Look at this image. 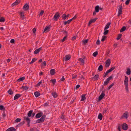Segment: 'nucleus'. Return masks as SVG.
<instances>
[{"instance_id":"obj_49","label":"nucleus","mask_w":131,"mask_h":131,"mask_svg":"<svg viewBox=\"0 0 131 131\" xmlns=\"http://www.w3.org/2000/svg\"><path fill=\"white\" fill-rule=\"evenodd\" d=\"M11 131H16V130L13 127H11L9 128Z\"/></svg>"},{"instance_id":"obj_31","label":"nucleus","mask_w":131,"mask_h":131,"mask_svg":"<svg viewBox=\"0 0 131 131\" xmlns=\"http://www.w3.org/2000/svg\"><path fill=\"white\" fill-rule=\"evenodd\" d=\"M103 69V66L102 65H100L98 68V70L100 71H101Z\"/></svg>"},{"instance_id":"obj_16","label":"nucleus","mask_w":131,"mask_h":131,"mask_svg":"<svg viewBox=\"0 0 131 131\" xmlns=\"http://www.w3.org/2000/svg\"><path fill=\"white\" fill-rule=\"evenodd\" d=\"M122 128L124 130H126L128 128V126L127 124L125 123L123 124L122 126Z\"/></svg>"},{"instance_id":"obj_1","label":"nucleus","mask_w":131,"mask_h":131,"mask_svg":"<svg viewBox=\"0 0 131 131\" xmlns=\"http://www.w3.org/2000/svg\"><path fill=\"white\" fill-rule=\"evenodd\" d=\"M45 117L46 116L43 115L40 119L37 120L36 121V123H40L43 122Z\"/></svg>"},{"instance_id":"obj_19","label":"nucleus","mask_w":131,"mask_h":131,"mask_svg":"<svg viewBox=\"0 0 131 131\" xmlns=\"http://www.w3.org/2000/svg\"><path fill=\"white\" fill-rule=\"evenodd\" d=\"M99 78V75L97 74L95 75L92 78L94 79V81L97 80Z\"/></svg>"},{"instance_id":"obj_52","label":"nucleus","mask_w":131,"mask_h":131,"mask_svg":"<svg viewBox=\"0 0 131 131\" xmlns=\"http://www.w3.org/2000/svg\"><path fill=\"white\" fill-rule=\"evenodd\" d=\"M21 120V119L20 118H17L15 120V121L16 122H19Z\"/></svg>"},{"instance_id":"obj_9","label":"nucleus","mask_w":131,"mask_h":131,"mask_svg":"<svg viewBox=\"0 0 131 131\" xmlns=\"http://www.w3.org/2000/svg\"><path fill=\"white\" fill-rule=\"evenodd\" d=\"M20 2V0H16V1L12 5V7L18 5Z\"/></svg>"},{"instance_id":"obj_13","label":"nucleus","mask_w":131,"mask_h":131,"mask_svg":"<svg viewBox=\"0 0 131 131\" xmlns=\"http://www.w3.org/2000/svg\"><path fill=\"white\" fill-rule=\"evenodd\" d=\"M97 19V18H95L94 19H91L88 25V26H89L91 23L95 22Z\"/></svg>"},{"instance_id":"obj_62","label":"nucleus","mask_w":131,"mask_h":131,"mask_svg":"<svg viewBox=\"0 0 131 131\" xmlns=\"http://www.w3.org/2000/svg\"><path fill=\"white\" fill-rule=\"evenodd\" d=\"M77 75H74V74L72 75V79H74L75 78H76L77 77Z\"/></svg>"},{"instance_id":"obj_12","label":"nucleus","mask_w":131,"mask_h":131,"mask_svg":"<svg viewBox=\"0 0 131 131\" xmlns=\"http://www.w3.org/2000/svg\"><path fill=\"white\" fill-rule=\"evenodd\" d=\"M105 93L102 92L99 97V100H102L105 96Z\"/></svg>"},{"instance_id":"obj_59","label":"nucleus","mask_w":131,"mask_h":131,"mask_svg":"<svg viewBox=\"0 0 131 131\" xmlns=\"http://www.w3.org/2000/svg\"><path fill=\"white\" fill-rule=\"evenodd\" d=\"M96 44L97 45H99L100 44V41L99 39L97 40L96 42Z\"/></svg>"},{"instance_id":"obj_39","label":"nucleus","mask_w":131,"mask_h":131,"mask_svg":"<svg viewBox=\"0 0 131 131\" xmlns=\"http://www.w3.org/2000/svg\"><path fill=\"white\" fill-rule=\"evenodd\" d=\"M89 41V40L88 39H87L86 40H83L82 41V42H83V44L84 45H85L86 43H87L88 41Z\"/></svg>"},{"instance_id":"obj_47","label":"nucleus","mask_w":131,"mask_h":131,"mask_svg":"<svg viewBox=\"0 0 131 131\" xmlns=\"http://www.w3.org/2000/svg\"><path fill=\"white\" fill-rule=\"evenodd\" d=\"M114 83H112L108 88V89L109 90L114 85Z\"/></svg>"},{"instance_id":"obj_60","label":"nucleus","mask_w":131,"mask_h":131,"mask_svg":"<svg viewBox=\"0 0 131 131\" xmlns=\"http://www.w3.org/2000/svg\"><path fill=\"white\" fill-rule=\"evenodd\" d=\"M65 80V79L64 77V76H63L61 79L60 80V81H64Z\"/></svg>"},{"instance_id":"obj_23","label":"nucleus","mask_w":131,"mask_h":131,"mask_svg":"<svg viewBox=\"0 0 131 131\" xmlns=\"http://www.w3.org/2000/svg\"><path fill=\"white\" fill-rule=\"evenodd\" d=\"M51 94L54 98L57 97L58 96L57 94L55 92H52Z\"/></svg>"},{"instance_id":"obj_22","label":"nucleus","mask_w":131,"mask_h":131,"mask_svg":"<svg viewBox=\"0 0 131 131\" xmlns=\"http://www.w3.org/2000/svg\"><path fill=\"white\" fill-rule=\"evenodd\" d=\"M111 23L108 22V23L106 25L105 28H104V30H105L108 29L110 27V25L111 24Z\"/></svg>"},{"instance_id":"obj_38","label":"nucleus","mask_w":131,"mask_h":131,"mask_svg":"<svg viewBox=\"0 0 131 131\" xmlns=\"http://www.w3.org/2000/svg\"><path fill=\"white\" fill-rule=\"evenodd\" d=\"M122 36V35L121 34H119L118 35V36L116 38V39L117 40L121 38Z\"/></svg>"},{"instance_id":"obj_53","label":"nucleus","mask_w":131,"mask_h":131,"mask_svg":"<svg viewBox=\"0 0 131 131\" xmlns=\"http://www.w3.org/2000/svg\"><path fill=\"white\" fill-rule=\"evenodd\" d=\"M46 65V62L45 61H44L42 63V66H45Z\"/></svg>"},{"instance_id":"obj_55","label":"nucleus","mask_w":131,"mask_h":131,"mask_svg":"<svg viewBox=\"0 0 131 131\" xmlns=\"http://www.w3.org/2000/svg\"><path fill=\"white\" fill-rule=\"evenodd\" d=\"M44 12V11L43 10H41V11L40 13L39 14V16H42Z\"/></svg>"},{"instance_id":"obj_42","label":"nucleus","mask_w":131,"mask_h":131,"mask_svg":"<svg viewBox=\"0 0 131 131\" xmlns=\"http://www.w3.org/2000/svg\"><path fill=\"white\" fill-rule=\"evenodd\" d=\"M104 31H105L103 33L104 35H107L108 32V30H106V29L105 30H104Z\"/></svg>"},{"instance_id":"obj_46","label":"nucleus","mask_w":131,"mask_h":131,"mask_svg":"<svg viewBox=\"0 0 131 131\" xmlns=\"http://www.w3.org/2000/svg\"><path fill=\"white\" fill-rule=\"evenodd\" d=\"M79 78H80V79H79V80H84L85 79V78L82 75H81V76H80L79 77Z\"/></svg>"},{"instance_id":"obj_25","label":"nucleus","mask_w":131,"mask_h":131,"mask_svg":"<svg viewBox=\"0 0 131 131\" xmlns=\"http://www.w3.org/2000/svg\"><path fill=\"white\" fill-rule=\"evenodd\" d=\"M50 74L51 75H53L55 74V70L54 69H51L50 71Z\"/></svg>"},{"instance_id":"obj_27","label":"nucleus","mask_w":131,"mask_h":131,"mask_svg":"<svg viewBox=\"0 0 131 131\" xmlns=\"http://www.w3.org/2000/svg\"><path fill=\"white\" fill-rule=\"evenodd\" d=\"M95 11L96 12H99V6H96L95 7Z\"/></svg>"},{"instance_id":"obj_28","label":"nucleus","mask_w":131,"mask_h":131,"mask_svg":"<svg viewBox=\"0 0 131 131\" xmlns=\"http://www.w3.org/2000/svg\"><path fill=\"white\" fill-rule=\"evenodd\" d=\"M71 21V19L67 21H64V24L65 25H66L67 24H69Z\"/></svg>"},{"instance_id":"obj_21","label":"nucleus","mask_w":131,"mask_h":131,"mask_svg":"<svg viewBox=\"0 0 131 131\" xmlns=\"http://www.w3.org/2000/svg\"><path fill=\"white\" fill-rule=\"evenodd\" d=\"M21 96V95L20 94H16L14 97V100H15L16 99H17L19 98Z\"/></svg>"},{"instance_id":"obj_50","label":"nucleus","mask_w":131,"mask_h":131,"mask_svg":"<svg viewBox=\"0 0 131 131\" xmlns=\"http://www.w3.org/2000/svg\"><path fill=\"white\" fill-rule=\"evenodd\" d=\"M67 35H66L65 37H64L61 40V42H64L65 41L66 38H67Z\"/></svg>"},{"instance_id":"obj_3","label":"nucleus","mask_w":131,"mask_h":131,"mask_svg":"<svg viewBox=\"0 0 131 131\" xmlns=\"http://www.w3.org/2000/svg\"><path fill=\"white\" fill-rule=\"evenodd\" d=\"M60 16L59 13L58 12H57L54 15L53 18V19L55 21H57L58 19L59 18Z\"/></svg>"},{"instance_id":"obj_37","label":"nucleus","mask_w":131,"mask_h":131,"mask_svg":"<svg viewBox=\"0 0 131 131\" xmlns=\"http://www.w3.org/2000/svg\"><path fill=\"white\" fill-rule=\"evenodd\" d=\"M37 59L35 58H33L32 60V61L29 63L30 64H31L32 63H33L34 62H35L36 60Z\"/></svg>"},{"instance_id":"obj_45","label":"nucleus","mask_w":131,"mask_h":131,"mask_svg":"<svg viewBox=\"0 0 131 131\" xmlns=\"http://www.w3.org/2000/svg\"><path fill=\"white\" fill-rule=\"evenodd\" d=\"M106 38V37L105 36H103L102 37V39L101 40V41L103 42L105 40V39Z\"/></svg>"},{"instance_id":"obj_14","label":"nucleus","mask_w":131,"mask_h":131,"mask_svg":"<svg viewBox=\"0 0 131 131\" xmlns=\"http://www.w3.org/2000/svg\"><path fill=\"white\" fill-rule=\"evenodd\" d=\"M24 12H21L20 13V18L22 19V20H23L25 18V15H24Z\"/></svg>"},{"instance_id":"obj_56","label":"nucleus","mask_w":131,"mask_h":131,"mask_svg":"<svg viewBox=\"0 0 131 131\" xmlns=\"http://www.w3.org/2000/svg\"><path fill=\"white\" fill-rule=\"evenodd\" d=\"M125 89L126 90L127 92H129L128 89V85H125Z\"/></svg>"},{"instance_id":"obj_48","label":"nucleus","mask_w":131,"mask_h":131,"mask_svg":"<svg viewBox=\"0 0 131 131\" xmlns=\"http://www.w3.org/2000/svg\"><path fill=\"white\" fill-rule=\"evenodd\" d=\"M5 21L4 18L3 17H1L0 19V22H4Z\"/></svg>"},{"instance_id":"obj_51","label":"nucleus","mask_w":131,"mask_h":131,"mask_svg":"<svg viewBox=\"0 0 131 131\" xmlns=\"http://www.w3.org/2000/svg\"><path fill=\"white\" fill-rule=\"evenodd\" d=\"M5 108L2 105H1L0 106V110H5Z\"/></svg>"},{"instance_id":"obj_2","label":"nucleus","mask_w":131,"mask_h":131,"mask_svg":"<svg viewBox=\"0 0 131 131\" xmlns=\"http://www.w3.org/2000/svg\"><path fill=\"white\" fill-rule=\"evenodd\" d=\"M115 67L114 66L112 68H110L109 70H107L105 73V74L103 75V77L104 78L108 74V73L112 71L113 70H114L115 68Z\"/></svg>"},{"instance_id":"obj_8","label":"nucleus","mask_w":131,"mask_h":131,"mask_svg":"<svg viewBox=\"0 0 131 131\" xmlns=\"http://www.w3.org/2000/svg\"><path fill=\"white\" fill-rule=\"evenodd\" d=\"M105 66L106 67H108L110 65L111 63V61L110 59H108L106 61Z\"/></svg>"},{"instance_id":"obj_29","label":"nucleus","mask_w":131,"mask_h":131,"mask_svg":"<svg viewBox=\"0 0 131 131\" xmlns=\"http://www.w3.org/2000/svg\"><path fill=\"white\" fill-rule=\"evenodd\" d=\"M82 99L81 100V101H84L86 99L85 97V95L84 94H83L81 96Z\"/></svg>"},{"instance_id":"obj_30","label":"nucleus","mask_w":131,"mask_h":131,"mask_svg":"<svg viewBox=\"0 0 131 131\" xmlns=\"http://www.w3.org/2000/svg\"><path fill=\"white\" fill-rule=\"evenodd\" d=\"M131 73V71L129 68L127 69V71L126 72V73L128 75H129Z\"/></svg>"},{"instance_id":"obj_33","label":"nucleus","mask_w":131,"mask_h":131,"mask_svg":"<svg viewBox=\"0 0 131 131\" xmlns=\"http://www.w3.org/2000/svg\"><path fill=\"white\" fill-rule=\"evenodd\" d=\"M32 113V110H30L29 111L27 114L28 116L29 117H30Z\"/></svg>"},{"instance_id":"obj_7","label":"nucleus","mask_w":131,"mask_h":131,"mask_svg":"<svg viewBox=\"0 0 131 131\" xmlns=\"http://www.w3.org/2000/svg\"><path fill=\"white\" fill-rule=\"evenodd\" d=\"M29 8V6L27 3L25 4L23 8V9L25 11H27L28 10Z\"/></svg>"},{"instance_id":"obj_15","label":"nucleus","mask_w":131,"mask_h":131,"mask_svg":"<svg viewBox=\"0 0 131 131\" xmlns=\"http://www.w3.org/2000/svg\"><path fill=\"white\" fill-rule=\"evenodd\" d=\"M42 50V48L40 47L39 49L36 50L34 52L35 54H36L38 53L41 50Z\"/></svg>"},{"instance_id":"obj_11","label":"nucleus","mask_w":131,"mask_h":131,"mask_svg":"<svg viewBox=\"0 0 131 131\" xmlns=\"http://www.w3.org/2000/svg\"><path fill=\"white\" fill-rule=\"evenodd\" d=\"M125 80L124 81V84L125 86L128 85V78L127 77L125 76Z\"/></svg>"},{"instance_id":"obj_32","label":"nucleus","mask_w":131,"mask_h":131,"mask_svg":"<svg viewBox=\"0 0 131 131\" xmlns=\"http://www.w3.org/2000/svg\"><path fill=\"white\" fill-rule=\"evenodd\" d=\"M126 29V27L125 26H123L122 27L120 30V32H122L125 30Z\"/></svg>"},{"instance_id":"obj_10","label":"nucleus","mask_w":131,"mask_h":131,"mask_svg":"<svg viewBox=\"0 0 131 131\" xmlns=\"http://www.w3.org/2000/svg\"><path fill=\"white\" fill-rule=\"evenodd\" d=\"M128 112H125L124 113L123 115L121 117V119H122L123 117H125L126 119H127L128 116Z\"/></svg>"},{"instance_id":"obj_4","label":"nucleus","mask_w":131,"mask_h":131,"mask_svg":"<svg viewBox=\"0 0 131 131\" xmlns=\"http://www.w3.org/2000/svg\"><path fill=\"white\" fill-rule=\"evenodd\" d=\"M118 14L117 16H119L120 15L122 14V10L123 9V7L122 5H121L118 6Z\"/></svg>"},{"instance_id":"obj_43","label":"nucleus","mask_w":131,"mask_h":131,"mask_svg":"<svg viewBox=\"0 0 131 131\" xmlns=\"http://www.w3.org/2000/svg\"><path fill=\"white\" fill-rule=\"evenodd\" d=\"M50 81L53 84H54L56 83V80L55 79H52L50 80Z\"/></svg>"},{"instance_id":"obj_26","label":"nucleus","mask_w":131,"mask_h":131,"mask_svg":"<svg viewBox=\"0 0 131 131\" xmlns=\"http://www.w3.org/2000/svg\"><path fill=\"white\" fill-rule=\"evenodd\" d=\"M25 79V77H23L21 78H20L17 80V81L18 82H20L21 81L24 80Z\"/></svg>"},{"instance_id":"obj_58","label":"nucleus","mask_w":131,"mask_h":131,"mask_svg":"<svg viewBox=\"0 0 131 131\" xmlns=\"http://www.w3.org/2000/svg\"><path fill=\"white\" fill-rule=\"evenodd\" d=\"M14 42L15 40L14 39H12L10 41V42L11 43H14Z\"/></svg>"},{"instance_id":"obj_54","label":"nucleus","mask_w":131,"mask_h":131,"mask_svg":"<svg viewBox=\"0 0 131 131\" xmlns=\"http://www.w3.org/2000/svg\"><path fill=\"white\" fill-rule=\"evenodd\" d=\"M42 81L41 80L40 82H39L36 85V86H40V85L42 83Z\"/></svg>"},{"instance_id":"obj_17","label":"nucleus","mask_w":131,"mask_h":131,"mask_svg":"<svg viewBox=\"0 0 131 131\" xmlns=\"http://www.w3.org/2000/svg\"><path fill=\"white\" fill-rule=\"evenodd\" d=\"M42 115L43 113L40 112L37 114L35 117L36 118H39Z\"/></svg>"},{"instance_id":"obj_18","label":"nucleus","mask_w":131,"mask_h":131,"mask_svg":"<svg viewBox=\"0 0 131 131\" xmlns=\"http://www.w3.org/2000/svg\"><path fill=\"white\" fill-rule=\"evenodd\" d=\"M71 57V56L69 55L66 56L64 57L65 61H68L70 59Z\"/></svg>"},{"instance_id":"obj_63","label":"nucleus","mask_w":131,"mask_h":131,"mask_svg":"<svg viewBox=\"0 0 131 131\" xmlns=\"http://www.w3.org/2000/svg\"><path fill=\"white\" fill-rule=\"evenodd\" d=\"M33 32L34 33H35L36 29L35 28H34L32 29Z\"/></svg>"},{"instance_id":"obj_24","label":"nucleus","mask_w":131,"mask_h":131,"mask_svg":"<svg viewBox=\"0 0 131 131\" xmlns=\"http://www.w3.org/2000/svg\"><path fill=\"white\" fill-rule=\"evenodd\" d=\"M34 95L36 97H37L39 96L40 95V93L38 92H36L34 93Z\"/></svg>"},{"instance_id":"obj_40","label":"nucleus","mask_w":131,"mask_h":131,"mask_svg":"<svg viewBox=\"0 0 131 131\" xmlns=\"http://www.w3.org/2000/svg\"><path fill=\"white\" fill-rule=\"evenodd\" d=\"M22 88L25 90H26L28 89V86H24L22 87Z\"/></svg>"},{"instance_id":"obj_35","label":"nucleus","mask_w":131,"mask_h":131,"mask_svg":"<svg viewBox=\"0 0 131 131\" xmlns=\"http://www.w3.org/2000/svg\"><path fill=\"white\" fill-rule=\"evenodd\" d=\"M79 60L80 61L82 64H84V60L81 58H79Z\"/></svg>"},{"instance_id":"obj_57","label":"nucleus","mask_w":131,"mask_h":131,"mask_svg":"<svg viewBox=\"0 0 131 131\" xmlns=\"http://www.w3.org/2000/svg\"><path fill=\"white\" fill-rule=\"evenodd\" d=\"M130 0H127L125 2V4L126 5H128L129 4Z\"/></svg>"},{"instance_id":"obj_41","label":"nucleus","mask_w":131,"mask_h":131,"mask_svg":"<svg viewBox=\"0 0 131 131\" xmlns=\"http://www.w3.org/2000/svg\"><path fill=\"white\" fill-rule=\"evenodd\" d=\"M8 93L10 95H12L13 94V92L11 90L9 89L8 91Z\"/></svg>"},{"instance_id":"obj_20","label":"nucleus","mask_w":131,"mask_h":131,"mask_svg":"<svg viewBox=\"0 0 131 131\" xmlns=\"http://www.w3.org/2000/svg\"><path fill=\"white\" fill-rule=\"evenodd\" d=\"M50 27L49 26H46L45 28L44 31L43 32H47L49 31Z\"/></svg>"},{"instance_id":"obj_34","label":"nucleus","mask_w":131,"mask_h":131,"mask_svg":"<svg viewBox=\"0 0 131 131\" xmlns=\"http://www.w3.org/2000/svg\"><path fill=\"white\" fill-rule=\"evenodd\" d=\"M102 116L101 113H99L98 116V118L101 120L102 119Z\"/></svg>"},{"instance_id":"obj_6","label":"nucleus","mask_w":131,"mask_h":131,"mask_svg":"<svg viewBox=\"0 0 131 131\" xmlns=\"http://www.w3.org/2000/svg\"><path fill=\"white\" fill-rule=\"evenodd\" d=\"M24 119L27 122L28 126L29 127L30 126L29 124L30 123V120L29 118L28 117H24Z\"/></svg>"},{"instance_id":"obj_61","label":"nucleus","mask_w":131,"mask_h":131,"mask_svg":"<svg viewBox=\"0 0 131 131\" xmlns=\"http://www.w3.org/2000/svg\"><path fill=\"white\" fill-rule=\"evenodd\" d=\"M77 18V16L76 15L75 16L72 18L71 19V21H72L73 20H74L75 19Z\"/></svg>"},{"instance_id":"obj_5","label":"nucleus","mask_w":131,"mask_h":131,"mask_svg":"<svg viewBox=\"0 0 131 131\" xmlns=\"http://www.w3.org/2000/svg\"><path fill=\"white\" fill-rule=\"evenodd\" d=\"M112 76H110V77L107 78L106 80V81L104 82V85H107L109 83L110 81L112 79Z\"/></svg>"},{"instance_id":"obj_44","label":"nucleus","mask_w":131,"mask_h":131,"mask_svg":"<svg viewBox=\"0 0 131 131\" xmlns=\"http://www.w3.org/2000/svg\"><path fill=\"white\" fill-rule=\"evenodd\" d=\"M98 54V52L96 51L94 52L93 54V56L94 57H95Z\"/></svg>"},{"instance_id":"obj_64","label":"nucleus","mask_w":131,"mask_h":131,"mask_svg":"<svg viewBox=\"0 0 131 131\" xmlns=\"http://www.w3.org/2000/svg\"><path fill=\"white\" fill-rule=\"evenodd\" d=\"M80 86L79 85H77L76 87V89H78V88L80 87Z\"/></svg>"},{"instance_id":"obj_36","label":"nucleus","mask_w":131,"mask_h":131,"mask_svg":"<svg viewBox=\"0 0 131 131\" xmlns=\"http://www.w3.org/2000/svg\"><path fill=\"white\" fill-rule=\"evenodd\" d=\"M66 18V15L65 14H64L62 15V18L63 20H65Z\"/></svg>"}]
</instances>
